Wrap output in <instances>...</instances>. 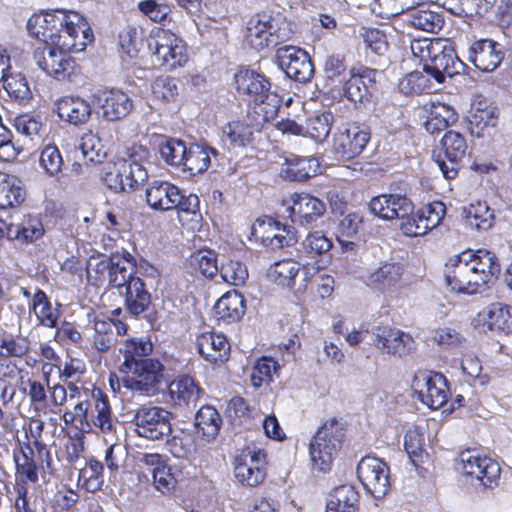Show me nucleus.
Listing matches in <instances>:
<instances>
[{"mask_svg":"<svg viewBox=\"0 0 512 512\" xmlns=\"http://www.w3.org/2000/svg\"><path fill=\"white\" fill-rule=\"evenodd\" d=\"M476 321H483L489 330L512 332V307L502 303H492L478 314Z\"/></svg>","mask_w":512,"mask_h":512,"instance_id":"473e14b6","label":"nucleus"},{"mask_svg":"<svg viewBox=\"0 0 512 512\" xmlns=\"http://www.w3.org/2000/svg\"><path fill=\"white\" fill-rule=\"evenodd\" d=\"M402 272L399 264L386 262L370 273L368 281L378 289L391 288L399 282Z\"/></svg>","mask_w":512,"mask_h":512,"instance_id":"c03bdc74","label":"nucleus"},{"mask_svg":"<svg viewBox=\"0 0 512 512\" xmlns=\"http://www.w3.org/2000/svg\"><path fill=\"white\" fill-rule=\"evenodd\" d=\"M138 436L159 440L171 432V413L162 407H139L132 419Z\"/></svg>","mask_w":512,"mask_h":512,"instance_id":"9b49d317","label":"nucleus"},{"mask_svg":"<svg viewBox=\"0 0 512 512\" xmlns=\"http://www.w3.org/2000/svg\"><path fill=\"white\" fill-rule=\"evenodd\" d=\"M214 311L218 320L225 323L236 322L245 313V301L237 291L225 293L214 305Z\"/></svg>","mask_w":512,"mask_h":512,"instance_id":"2f4dec72","label":"nucleus"},{"mask_svg":"<svg viewBox=\"0 0 512 512\" xmlns=\"http://www.w3.org/2000/svg\"><path fill=\"white\" fill-rule=\"evenodd\" d=\"M221 423L220 414L214 407L209 405L202 406L195 416L196 427L208 441L218 435Z\"/></svg>","mask_w":512,"mask_h":512,"instance_id":"37998d69","label":"nucleus"},{"mask_svg":"<svg viewBox=\"0 0 512 512\" xmlns=\"http://www.w3.org/2000/svg\"><path fill=\"white\" fill-rule=\"evenodd\" d=\"M199 354L213 364L223 363L228 359L230 344L223 334L213 331L201 333L196 340Z\"/></svg>","mask_w":512,"mask_h":512,"instance_id":"cd10ccee","label":"nucleus"},{"mask_svg":"<svg viewBox=\"0 0 512 512\" xmlns=\"http://www.w3.org/2000/svg\"><path fill=\"white\" fill-rule=\"evenodd\" d=\"M399 221L400 230L407 236L417 237L428 232L425 222L420 216V211L415 213L413 210L407 217L400 218Z\"/></svg>","mask_w":512,"mask_h":512,"instance_id":"338daca9","label":"nucleus"},{"mask_svg":"<svg viewBox=\"0 0 512 512\" xmlns=\"http://www.w3.org/2000/svg\"><path fill=\"white\" fill-rule=\"evenodd\" d=\"M361 36L366 46V56L370 62L378 64L376 59L378 57L380 64L385 65L388 62L385 55L389 48L386 35L378 29L364 28Z\"/></svg>","mask_w":512,"mask_h":512,"instance_id":"e433bc0d","label":"nucleus"},{"mask_svg":"<svg viewBox=\"0 0 512 512\" xmlns=\"http://www.w3.org/2000/svg\"><path fill=\"white\" fill-rule=\"evenodd\" d=\"M300 264L292 259H283L274 262L267 270V277L270 281L283 287H291L295 277L299 273Z\"/></svg>","mask_w":512,"mask_h":512,"instance_id":"a19ab883","label":"nucleus"},{"mask_svg":"<svg viewBox=\"0 0 512 512\" xmlns=\"http://www.w3.org/2000/svg\"><path fill=\"white\" fill-rule=\"evenodd\" d=\"M458 469L472 485L485 488L496 486L501 472L495 460L475 450H466L459 454Z\"/></svg>","mask_w":512,"mask_h":512,"instance_id":"0eeeda50","label":"nucleus"},{"mask_svg":"<svg viewBox=\"0 0 512 512\" xmlns=\"http://www.w3.org/2000/svg\"><path fill=\"white\" fill-rule=\"evenodd\" d=\"M120 371L125 374L122 379L123 386L146 397L156 395L164 379V366L157 359L143 360L139 364L120 368Z\"/></svg>","mask_w":512,"mask_h":512,"instance_id":"39448f33","label":"nucleus"},{"mask_svg":"<svg viewBox=\"0 0 512 512\" xmlns=\"http://www.w3.org/2000/svg\"><path fill=\"white\" fill-rule=\"evenodd\" d=\"M64 51L50 43L42 42L33 52L36 65L47 75L56 79L65 78L74 68V61Z\"/></svg>","mask_w":512,"mask_h":512,"instance_id":"dca6fc26","label":"nucleus"},{"mask_svg":"<svg viewBox=\"0 0 512 512\" xmlns=\"http://www.w3.org/2000/svg\"><path fill=\"white\" fill-rule=\"evenodd\" d=\"M431 52V57L423 65V70L437 83H443L446 77L451 78L459 74L464 67L449 39L434 38Z\"/></svg>","mask_w":512,"mask_h":512,"instance_id":"1a4fd4ad","label":"nucleus"},{"mask_svg":"<svg viewBox=\"0 0 512 512\" xmlns=\"http://www.w3.org/2000/svg\"><path fill=\"white\" fill-rule=\"evenodd\" d=\"M253 231L262 244L272 250L290 246L297 241L296 233L292 228L272 218L258 219L253 226Z\"/></svg>","mask_w":512,"mask_h":512,"instance_id":"a211bd4d","label":"nucleus"},{"mask_svg":"<svg viewBox=\"0 0 512 512\" xmlns=\"http://www.w3.org/2000/svg\"><path fill=\"white\" fill-rule=\"evenodd\" d=\"M319 163L315 158H293L287 160L280 176L289 181H304L316 174Z\"/></svg>","mask_w":512,"mask_h":512,"instance_id":"4c0bfd02","label":"nucleus"},{"mask_svg":"<svg viewBox=\"0 0 512 512\" xmlns=\"http://www.w3.org/2000/svg\"><path fill=\"white\" fill-rule=\"evenodd\" d=\"M135 263H132V269L125 279V283L120 287H115L120 295L125 297L126 310L132 315L142 314L149 306L151 297L145 288V284L140 277L135 276Z\"/></svg>","mask_w":512,"mask_h":512,"instance_id":"4be33fe9","label":"nucleus"},{"mask_svg":"<svg viewBox=\"0 0 512 512\" xmlns=\"http://www.w3.org/2000/svg\"><path fill=\"white\" fill-rule=\"evenodd\" d=\"M2 82L4 89L14 100L27 102L31 98L32 94L28 82L21 73H7Z\"/></svg>","mask_w":512,"mask_h":512,"instance_id":"3c124183","label":"nucleus"},{"mask_svg":"<svg viewBox=\"0 0 512 512\" xmlns=\"http://www.w3.org/2000/svg\"><path fill=\"white\" fill-rule=\"evenodd\" d=\"M404 448L411 461L416 465L418 461L422 460L425 453L422 434L416 429L407 431L404 437Z\"/></svg>","mask_w":512,"mask_h":512,"instance_id":"69168bd1","label":"nucleus"},{"mask_svg":"<svg viewBox=\"0 0 512 512\" xmlns=\"http://www.w3.org/2000/svg\"><path fill=\"white\" fill-rule=\"evenodd\" d=\"M219 152L210 146L193 144L187 148L183 167L191 174H198L206 171L211 164V156L217 158Z\"/></svg>","mask_w":512,"mask_h":512,"instance_id":"72a5a7b5","label":"nucleus"},{"mask_svg":"<svg viewBox=\"0 0 512 512\" xmlns=\"http://www.w3.org/2000/svg\"><path fill=\"white\" fill-rule=\"evenodd\" d=\"M358 493L351 485L337 487L327 504L326 512H356Z\"/></svg>","mask_w":512,"mask_h":512,"instance_id":"79ce46f5","label":"nucleus"},{"mask_svg":"<svg viewBox=\"0 0 512 512\" xmlns=\"http://www.w3.org/2000/svg\"><path fill=\"white\" fill-rule=\"evenodd\" d=\"M503 53L500 45L492 40H479L474 42L469 49V61L483 72L494 71L501 63Z\"/></svg>","mask_w":512,"mask_h":512,"instance_id":"bb28decb","label":"nucleus"},{"mask_svg":"<svg viewBox=\"0 0 512 512\" xmlns=\"http://www.w3.org/2000/svg\"><path fill=\"white\" fill-rule=\"evenodd\" d=\"M16 474L27 481H38V468L34 460V451L29 444L21 446L18 453H14Z\"/></svg>","mask_w":512,"mask_h":512,"instance_id":"a18cd8bd","label":"nucleus"},{"mask_svg":"<svg viewBox=\"0 0 512 512\" xmlns=\"http://www.w3.org/2000/svg\"><path fill=\"white\" fill-rule=\"evenodd\" d=\"M152 92L162 102H175L179 94L177 81L171 77H158L152 85Z\"/></svg>","mask_w":512,"mask_h":512,"instance_id":"bf43d9fd","label":"nucleus"},{"mask_svg":"<svg viewBox=\"0 0 512 512\" xmlns=\"http://www.w3.org/2000/svg\"><path fill=\"white\" fill-rule=\"evenodd\" d=\"M234 81L238 94L254 104L252 109L257 127L276 118L281 97L271 91V83L265 75L252 69H240L235 73Z\"/></svg>","mask_w":512,"mask_h":512,"instance_id":"7ed1b4c3","label":"nucleus"},{"mask_svg":"<svg viewBox=\"0 0 512 512\" xmlns=\"http://www.w3.org/2000/svg\"><path fill=\"white\" fill-rule=\"evenodd\" d=\"M389 472V466L374 456L363 457L357 465L358 479L375 498H381L388 492Z\"/></svg>","mask_w":512,"mask_h":512,"instance_id":"ddd939ff","label":"nucleus"},{"mask_svg":"<svg viewBox=\"0 0 512 512\" xmlns=\"http://www.w3.org/2000/svg\"><path fill=\"white\" fill-rule=\"evenodd\" d=\"M147 156L148 151L142 146L125 148L121 158L103 166L101 180L115 193L134 189L148 178L147 170L142 164Z\"/></svg>","mask_w":512,"mask_h":512,"instance_id":"20e7f679","label":"nucleus"},{"mask_svg":"<svg viewBox=\"0 0 512 512\" xmlns=\"http://www.w3.org/2000/svg\"><path fill=\"white\" fill-rule=\"evenodd\" d=\"M146 202L153 210L169 211L180 203L181 191L167 181H153L146 188Z\"/></svg>","mask_w":512,"mask_h":512,"instance_id":"393cba45","label":"nucleus"},{"mask_svg":"<svg viewBox=\"0 0 512 512\" xmlns=\"http://www.w3.org/2000/svg\"><path fill=\"white\" fill-rule=\"evenodd\" d=\"M25 199L22 182L14 175L0 172V209L13 208Z\"/></svg>","mask_w":512,"mask_h":512,"instance_id":"f704fd0d","label":"nucleus"},{"mask_svg":"<svg viewBox=\"0 0 512 512\" xmlns=\"http://www.w3.org/2000/svg\"><path fill=\"white\" fill-rule=\"evenodd\" d=\"M16 240L21 242H33L39 239L43 233V224L39 218L34 216L25 217L21 223L16 224Z\"/></svg>","mask_w":512,"mask_h":512,"instance_id":"4d7b16f0","label":"nucleus"},{"mask_svg":"<svg viewBox=\"0 0 512 512\" xmlns=\"http://www.w3.org/2000/svg\"><path fill=\"white\" fill-rule=\"evenodd\" d=\"M342 437V428L336 419L326 421L318 429L309 447L311 461L316 469L326 471L330 468Z\"/></svg>","mask_w":512,"mask_h":512,"instance_id":"6e6552de","label":"nucleus"},{"mask_svg":"<svg viewBox=\"0 0 512 512\" xmlns=\"http://www.w3.org/2000/svg\"><path fill=\"white\" fill-rule=\"evenodd\" d=\"M405 21L414 28L429 33H437L444 25V19L440 14L419 8L409 11Z\"/></svg>","mask_w":512,"mask_h":512,"instance_id":"ea45409f","label":"nucleus"},{"mask_svg":"<svg viewBox=\"0 0 512 512\" xmlns=\"http://www.w3.org/2000/svg\"><path fill=\"white\" fill-rule=\"evenodd\" d=\"M223 133L233 146L241 147L251 141L253 131L251 127L246 124L233 122L223 129Z\"/></svg>","mask_w":512,"mask_h":512,"instance_id":"0e129e2a","label":"nucleus"},{"mask_svg":"<svg viewBox=\"0 0 512 512\" xmlns=\"http://www.w3.org/2000/svg\"><path fill=\"white\" fill-rule=\"evenodd\" d=\"M33 311L41 325L54 328L57 326L58 312L52 308L47 295L38 290L32 300Z\"/></svg>","mask_w":512,"mask_h":512,"instance_id":"09e8293b","label":"nucleus"},{"mask_svg":"<svg viewBox=\"0 0 512 512\" xmlns=\"http://www.w3.org/2000/svg\"><path fill=\"white\" fill-rule=\"evenodd\" d=\"M276 61L287 77L306 83L314 74L312 61L306 51L295 46H283L276 51Z\"/></svg>","mask_w":512,"mask_h":512,"instance_id":"4468645a","label":"nucleus"},{"mask_svg":"<svg viewBox=\"0 0 512 512\" xmlns=\"http://www.w3.org/2000/svg\"><path fill=\"white\" fill-rule=\"evenodd\" d=\"M57 114L61 120L74 125L86 123L91 116V105L80 97H63L57 103Z\"/></svg>","mask_w":512,"mask_h":512,"instance_id":"7c9ffc66","label":"nucleus"},{"mask_svg":"<svg viewBox=\"0 0 512 512\" xmlns=\"http://www.w3.org/2000/svg\"><path fill=\"white\" fill-rule=\"evenodd\" d=\"M501 266L495 253L478 249L451 256L445 264L447 286L456 293L473 295L496 281Z\"/></svg>","mask_w":512,"mask_h":512,"instance_id":"f03ea898","label":"nucleus"},{"mask_svg":"<svg viewBox=\"0 0 512 512\" xmlns=\"http://www.w3.org/2000/svg\"><path fill=\"white\" fill-rule=\"evenodd\" d=\"M287 210L293 223L308 226L324 215L326 206L323 201L311 194L294 193L291 195V205Z\"/></svg>","mask_w":512,"mask_h":512,"instance_id":"aec40b11","label":"nucleus"},{"mask_svg":"<svg viewBox=\"0 0 512 512\" xmlns=\"http://www.w3.org/2000/svg\"><path fill=\"white\" fill-rule=\"evenodd\" d=\"M414 209L409 198L400 194H382L369 202L370 212L383 220H399L405 218Z\"/></svg>","mask_w":512,"mask_h":512,"instance_id":"412c9836","label":"nucleus"},{"mask_svg":"<svg viewBox=\"0 0 512 512\" xmlns=\"http://www.w3.org/2000/svg\"><path fill=\"white\" fill-rule=\"evenodd\" d=\"M114 321L110 318L95 319L94 321V346L98 351H108L116 342Z\"/></svg>","mask_w":512,"mask_h":512,"instance_id":"8fccbe9b","label":"nucleus"},{"mask_svg":"<svg viewBox=\"0 0 512 512\" xmlns=\"http://www.w3.org/2000/svg\"><path fill=\"white\" fill-rule=\"evenodd\" d=\"M27 30L41 42L72 53L82 52L93 41L89 23L75 11L57 9L35 13L28 19Z\"/></svg>","mask_w":512,"mask_h":512,"instance_id":"f257e3e1","label":"nucleus"},{"mask_svg":"<svg viewBox=\"0 0 512 512\" xmlns=\"http://www.w3.org/2000/svg\"><path fill=\"white\" fill-rule=\"evenodd\" d=\"M279 368L278 363L270 357H262L256 361L250 375L251 383L255 388L272 381V376Z\"/></svg>","mask_w":512,"mask_h":512,"instance_id":"864d4df0","label":"nucleus"},{"mask_svg":"<svg viewBox=\"0 0 512 512\" xmlns=\"http://www.w3.org/2000/svg\"><path fill=\"white\" fill-rule=\"evenodd\" d=\"M218 273L223 282L233 286L243 285L248 278L247 267L243 263L234 260L223 263Z\"/></svg>","mask_w":512,"mask_h":512,"instance_id":"6e6d98bb","label":"nucleus"},{"mask_svg":"<svg viewBox=\"0 0 512 512\" xmlns=\"http://www.w3.org/2000/svg\"><path fill=\"white\" fill-rule=\"evenodd\" d=\"M169 392L176 404L195 405L200 397L201 389L192 377L184 375L170 383Z\"/></svg>","mask_w":512,"mask_h":512,"instance_id":"c9c22d12","label":"nucleus"},{"mask_svg":"<svg viewBox=\"0 0 512 512\" xmlns=\"http://www.w3.org/2000/svg\"><path fill=\"white\" fill-rule=\"evenodd\" d=\"M462 217L469 228L478 231L489 230L493 226L495 219L493 211L483 202L463 207Z\"/></svg>","mask_w":512,"mask_h":512,"instance_id":"58836bf2","label":"nucleus"},{"mask_svg":"<svg viewBox=\"0 0 512 512\" xmlns=\"http://www.w3.org/2000/svg\"><path fill=\"white\" fill-rule=\"evenodd\" d=\"M162 159L173 166H182L187 153V147L182 140L168 139L159 146Z\"/></svg>","mask_w":512,"mask_h":512,"instance_id":"5fc2aeb1","label":"nucleus"},{"mask_svg":"<svg viewBox=\"0 0 512 512\" xmlns=\"http://www.w3.org/2000/svg\"><path fill=\"white\" fill-rule=\"evenodd\" d=\"M497 116V108L486 99H481L473 104L470 123L480 129L488 126H495Z\"/></svg>","mask_w":512,"mask_h":512,"instance_id":"603ef678","label":"nucleus"},{"mask_svg":"<svg viewBox=\"0 0 512 512\" xmlns=\"http://www.w3.org/2000/svg\"><path fill=\"white\" fill-rule=\"evenodd\" d=\"M133 262L134 259L128 252L122 255L114 254L111 257L102 254L91 255L86 265L87 278L95 282L107 278L110 287H120L125 283Z\"/></svg>","mask_w":512,"mask_h":512,"instance_id":"423d86ee","label":"nucleus"},{"mask_svg":"<svg viewBox=\"0 0 512 512\" xmlns=\"http://www.w3.org/2000/svg\"><path fill=\"white\" fill-rule=\"evenodd\" d=\"M191 268L199 272L205 278H212L219 272L217 254L210 249H202L190 256Z\"/></svg>","mask_w":512,"mask_h":512,"instance_id":"de8ad7c7","label":"nucleus"},{"mask_svg":"<svg viewBox=\"0 0 512 512\" xmlns=\"http://www.w3.org/2000/svg\"><path fill=\"white\" fill-rule=\"evenodd\" d=\"M331 115L330 114H321L310 118L307 122V126L304 129V136L310 137L316 142H323L327 139L330 134L331 124H330Z\"/></svg>","mask_w":512,"mask_h":512,"instance_id":"13d9d810","label":"nucleus"},{"mask_svg":"<svg viewBox=\"0 0 512 512\" xmlns=\"http://www.w3.org/2000/svg\"><path fill=\"white\" fill-rule=\"evenodd\" d=\"M63 159L55 145H47L40 154V166L51 177H58L61 173Z\"/></svg>","mask_w":512,"mask_h":512,"instance_id":"052dcab7","label":"nucleus"},{"mask_svg":"<svg viewBox=\"0 0 512 512\" xmlns=\"http://www.w3.org/2000/svg\"><path fill=\"white\" fill-rule=\"evenodd\" d=\"M27 351L28 345L25 340L16 339L10 334L0 333V357H22Z\"/></svg>","mask_w":512,"mask_h":512,"instance_id":"e2e57ef3","label":"nucleus"},{"mask_svg":"<svg viewBox=\"0 0 512 512\" xmlns=\"http://www.w3.org/2000/svg\"><path fill=\"white\" fill-rule=\"evenodd\" d=\"M425 112L424 126L428 133L436 134L439 133L458 119V115L455 110L441 102H431L423 107Z\"/></svg>","mask_w":512,"mask_h":512,"instance_id":"c756f323","label":"nucleus"},{"mask_svg":"<svg viewBox=\"0 0 512 512\" xmlns=\"http://www.w3.org/2000/svg\"><path fill=\"white\" fill-rule=\"evenodd\" d=\"M152 343L143 339H130L120 349L123 353L124 360L120 368L129 367L131 364H139L140 361L149 360L147 356L152 352Z\"/></svg>","mask_w":512,"mask_h":512,"instance_id":"49530a36","label":"nucleus"},{"mask_svg":"<svg viewBox=\"0 0 512 512\" xmlns=\"http://www.w3.org/2000/svg\"><path fill=\"white\" fill-rule=\"evenodd\" d=\"M370 139L369 133L357 125H350L335 134L333 149L343 160L358 156Z\"/></svg>","mask_w":512,"mask_h":512,"instance_id":"b1692460","label":"nucleus"},{"mask_svg":"<svg viewBox=\"0 0 512 512\" xmlns=\"http://www.w3.org/2000/svg\"><path fill=\"white\" fill-rule=\"evenodd\" d=\"M276 22L268 15H256L248 23L245 34L246 43L257 51H260L274 42Z\"/></svg>","mask_w":512,"mask_h":512,"instance_id":"a878e982","label":"nucleus"},{"mask_svg":"<svg viewBox=\"0 0 512 512\" xmlns=\"http://www.w3.org/2000/svg\"><path fill=\"white\" fill-rule=\"evenodd\" d=\"M446 214V206L443 202L434 201L420 210V216L423 218L427 230L437 227Z\"/></svg>","mask_w":512,"mask_h":512,"instance_id":"774afa93","label":"nucleus"},{"mask_svg":"<svg viewBox=\"0 0 512 512\" xmlns=\"http://www.w3.org/2000/svg\"><path fill=\"white\" fill-rule=\"evenodd\" d=\"M377 71L371 68H362L357 72L351 70V75L344 84V94L352 102H362L371 94L376 83Z\"/></svg>","mask_w":512,"mask_h":512,"instance_id":"c85d7f7f","label":"nucleus"},{"mask_svg":"<svg viewBox=\"0 0 512 512\" xmlns=\"http://www.w3.org/2000/svg\"><path fill=\"white\" fill-rule=\"evenodd\" d=\"M94 98L101 117L109 122L124 119L133 108V102L128 94L118 89L99 91Z\"/></svg>","mask_w":512,"mask_h":512,"instance_id":"6ab92c4d","label":"nucleus"},{"mask_svg":"<svg viewBox=\"0 0 512 512\" xmlns=\"http://www.w3.org/2000/svg\"><path fill=\"white\" fill-rule=\"evenodd\" d=\"M412 388L420 401L431 409H438L447 402L446 379L441 373L419 371L414 376Z\"/></svg>","mask_w":512,"mask_h":512,"instance_id":"f8f14e48","label":"nucleus"},{"mask_svg":"<svg viewBox=\"0 0 512 512\" xmlns=\"http://www.w3.org/2000/svg\"><path fill=\"white\" fill-rule=\"evenodd\" d=\"M79 149L89 162H100L105 155L99 137L92 132L85 133L80 141Z\"/></svg>","mask_w":512,"mask_h":512,"instance_id":"680f3d73","label":"nucleus"},{"mask_svg":"<svg viewBox=\"0 0 512 512\" xmlns=\"http://www.w3.org/2000/svg\"><path fill=\"white\" fill-rule=\"evenodd\" d=\"M441 147L444 157L438 156L435 163L446 179H454L467 152L466 139L461 133L449 130L441 139Z\"/></svg>","mask_w":512,"mask_h":512,"instance_id":"2eb2a0df","label":"nucleus"},{"mask_svg":"<svg viewBox=\"0 0 512 512\" xmlns=\"http://www.w3.org/2000/svg\"><path fill=\"white\" fill-rule=\"evenodd\" d=\"M372 336V344L383 353L402 357L414 350L413 337L400 329L376 326L372 329Z\"/></svg>","mask_w":512,"mask_h":512,"instance_id":"f3484780","label":"nucleus"},{"mask_svg":"<svg viewBox=\"0 0 512 512\" xmlns=\"http://www.w3.org/2000/svg\"><path fill=\"white\" fill-rule=\"evenodd\" d=\"M93 406L90 409L88 430L98 429L104 435L116 433L118 419L112 411L109 398L100 389L92 391Z\"/></svg>","mask_w":512,"mask_h":512,"instance_id":"5701e85b","label":"nucleus"},{"mask_svg":"<svg viewBox=\"0 0 512 512\" xmlns=\"http://www.w3.org/2000/svg\"><path fill=\"white\" fill-rule=\"evenodd\" d=\"M149 47L153 50L154 62L168 70L182 66L187 61L186 48L182 40L168 30H156Z\"/></svg>","mask_w":512,"mask_h":512,"instance_id":"9d476101","label":"nucleus"}]
</instances>
